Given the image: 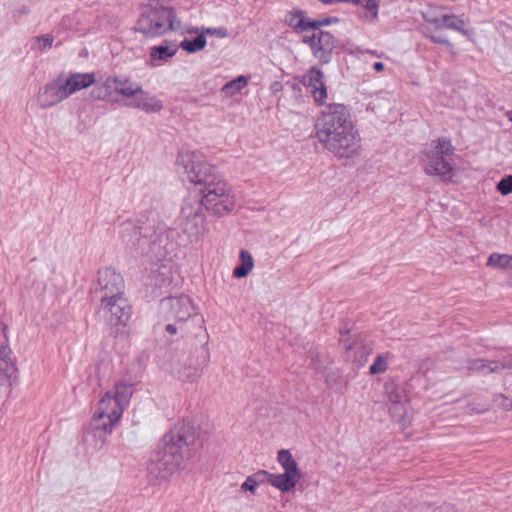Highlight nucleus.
Returning <instances> with one entry per match:
<instances>
[{
	"instance_id": "1",
	"label": "nucleus",
	"mask_w": 512,
	"mask_h": 512,
	"mask_svg": "<svg viewBox=\"0 0 512 512\" xmlns=\"http://www.w3.org/2000/svg\"><path fill=\"white\" fill-rule=\"evenodd\" d=\"M200 446L199 434L191 423L183 421L175 425L151 453L147 465L150 479L160 482L184 469Z\"/></svg>"
},
{
	"instance_id": "2",
	"label": "nucleus",
	"mask_w": 512,
	"mask_h": 512,
	"mask_svg": "<svg viewBox=\"0 0 512 512\" xmlns=\"http://www.w3.org/2000/svg\"><path fill=\"white\" fill-rule=\"evenodd\" d=\"M315 131L322 147L337 158H353L360 152V134L349 111L342 104H331L323 110L315 124Z\"/></svg>"
},
{
	"instance_id": "3",
	"label": "nucleus",
	"mask_w": 512,
	"mask_h": 512,
	"mask_svg": "<svg viewBox=\"0 0 512 512\" xmlns=\"http://www.w3.org/2000/svg\"><path fill=\"white\" fill-rule=\"evenodd\" d=\"M177 165L186 179L204 188L203 203L205 209L215 216L224 213V183L216 168L208 163L205 157L197 151H181L177 156Z\"/></svg>"
},
{
	"instance_id": "4",
	"label": "nucleus",
	"mask_w": 512,
	"mask_h": 512,
	"mask_svg": "<svg viewBox=\"0 0 512 512\" xmlns=\"http://www.w3.org/2000/svg\"><path fill=\"white\" fill-rule=\"evenodd\" d=\"M133 393L132 383L118 382L102 396L90 424L95 437L104 442L106 436L112 433L128 407Z\"/></svg>"
},
{
	"instance_id": "5",
	"label": "nucleus",
	"mask_w": 512,
	"mask_h": 512,
	"mask_svg": "<svg viewBox=\"0 0 512 512\" xmlns=\"http://www.w3.org/2000/svg\"><path fill=\"white\" fill-rule=\"evenodd\" d=\"M160 312L166 321H174L165 327L166 332L170 335L199 336L203 330L204 320L201 315L196 313L192 300L186 295L162 299Z\"/></svg>"
},
{
	"instance_id": "6",
	"label": "nucleus",
	"mask_w": 512,
	"mask_h": 512,
	"mask_svg": "<svg viewBox=\"0 0 512 512\" xmlns=\"http://www.w3.org/2000/svg\"><path fill=\"white\" fill-rule=\"evenodd\" d=\"M136 31L149 38L160 37L172 31L189 32L182 26L175 10L158 1L150 2L142 7L136 23Z\"/></svg>"
},
{
	"instance_id": "7",
	"label": "nucleus",
	"mask_w": 512,
	"mask_h": 512,
	"mask_svg": "<svg viewBox=\"0 0 512 512\" xmlns=\"http://www.w3.org/2000/svg\"><path fill=\"white\" fill-rule=\"evenodd\" d=\"M120 235L127 247L143 255L155 254L157 242L160 241L154 226L140 218L123 222Z\"/></svg>"
},
{
	"instance_id": "8",
	"label": "nucleus",
	"mask_w": 512,
	"mask_h": 512,
	"mask_svg": "<svg viewBox=\"0 0 512 512\" xmlns=\"http://www.w3.org/2000/svg\"><path fill=\"white\" fill-rule=\"evenodd\" d=\"M453 153L451 141L445 137L433 141L424 151V172L443 181H448L453 176V167L446 159Z\"/></svg>"
},
{
	"instance_id": "9",
	"label": "nucleus",
	"mask_w": 512,
	"mask_h": 512,
	"mask_svg": "<svg viewBox=\"0 0 512 512\" xmlns=\"http://www.w3.org/2000/svg\"><path fill=\"white\" fill-rule=\"evenodd\" d=\"M203 198L198 195L185 199L178 218V228L185 236L181 244L186 245L196 240L204 230Z\"/></svg>"
},
{
	"instance_id": "10",
	"label": "nucleus",
	"mask_w": 512,
	"mask_h": 512,
	"mask_svg": "<svg viewBox=\"0 0 512 512\" xmlns=\"http://www.w3.org/2000/svg\"><path fill=\"white\" fill-rule=\"evenodd\" d=\"M277 460L284 469V473L272 474L270 476V484L281 492H288L297 485L301 478V473L289 450H280Z\"/></svg>"
},
{
	"instance_id": "11",
	"label": "nucleus",
	"mask_w": 512,
	"mask_h": 512,
	"mask_svg": "<svg viewBox=\"0 0 512 512\" xmlns=\"http://www.w3.org/2000/svg\"><path fill=\"white\" fill-rule=\"evenodd\" d=\"M104 318L112 327H126L132 314V307L124 295L113 299H100Z\"/></svg>"
},
{
	"instance_id": "12",
	"label": "nucleus",
	"mask_w": 512,
	"mask_h": 512,
	"mask_svg": "<svg viewBox=\"0 0 512 512\" xmlns=\"http://www.w3.org/2000/svg\"><path fill=\"white\" fill-rule=\"evenodd\" d=\"M97 284L101 293L100 299H113L124 295V280L112 268H104L98 271Z\"/></svg>"
},
{
	"instance_id": "13",
	"label": "nucleus",
	"mask_w": 512,
	"mask_h": 512,
	"mask_svg": "<svg viewBox=\"0 0 512 512\" xmlns=\"http://www.w3.org/2000/svg\"><path fill=\"white\" fill-rule=\"evenodd\" d=\"M303 41L312 49L313 55L322 63H328L335 45L332 34L324 31H314L311 36L305 35Z\"/></svg>"
},
{
	"instance_id": "14",
	"label": "nucleus",
	"mask_w": 512,
	"mask_h": 512,
	"mask_svg": "<svg viewBox=\"0 0 512 512\" xmlns=\"http://www.w3.org/2000/svg\"><path fill=\"white\" fill-rule=\"evenodd\" d=\"M17 371L16 364L11 358L7 327L0 321V374L11 382L17 379Z\"/></svg>"
},
{
	"instance_id": "15",
	"label": "nucleus",
	"mask_w": 512,
	"mask_h": 512,
	"mask_svg": "<svg viewBox=\"0 0 512 512\" xmlns=\"http://www.w3.org/2000/svg\"><path fill=\"white\" fill-rule=\"evenodd\" d=\"M65 88L63 87L62 80L58 76L53 81L47 83L42 87L37 96V102L40 108L46 109L52 107L61 101L67 99Z\"/></svg>"
},
{
	"instance_id": "16",
	"label": "nucleus",
	"mask_w": 512,
	"mask_h": 512,
	"mask_svg": "<svg viewBox=\"0 0 512 512\" xmlns=\"http://www.w3.org/2000/svg\"><path fill=\"white\" fill-rule=\"evenodd\" d=\"M323 72L315 67L311 68L304 77V84L318 105L327 100V89L323 80Z\"/></svg>"
},
{
	"instance_id": "17",
	"label": "nucleus",
	"mask_w": 512,
	"mask_h": 512,
	"mask_svg": "<svg viewBox=\"0 0 512 512\" xmlns=\"http://www.w3.org/2000/svg\"><path fill=\"white\" fill-rule=\"evenodd\" d=\"M59 77L62 80L68 98L72 94L90 87L96 81L95 74L92 72L70 73L67 76L60 75Z\"/></svg>"
},
{
	"instance_id": "18",
	"label": "nucleus",
	"mask_w": 512,
	"mask_h": 512,
	"mask_svg": "<svg viewBox=\"0 0 512 512\" xmlns=\"http://www.w3.org/2000/svg\"><path fill=\"white\" fill-rule=\"evenodd\" d=\"M179 46L172 41H163L158 46H153L149 50L150 65L153 67L160 66L168 62L178 52Z\"/></svg>"
},
{
	"instance_id": "19",
	"label": "nucleus",
	"mask_w": 512,
	"mask_h": 512,
	"mask_svg": "<svg viewBox=\"0 0 512 512\" xmlns=\"http://www.w3.org/2000/svg\"><path fill=\"white\" fill-rule=\"evenodd\" d=\"M389 411L396 420H402L406 413L404 397L398 388L392 386L388 390Z\"/></svg>"
},
{
	"instance_id": "20",
	"label": "nucleus",
	"mask_w": 512,
	"mask_h": 512,
	"mask_svg": "<svg viewBox=\"0 0 512 512\" xmlns=\"http://www.w3.org/2000/svg\"><path fill=\"white\" fill-rule=\"evenodd\" d=\"M135 99L128 105L133 108H137L145 111L146 113L158 112L162 109V102L155 96H149L146 92L134 96Z\"/></svg>"
},
{
	"instance_id": "21",
	"label": "nucleus",
	"mask_w": 512,
	"mask_h": 512,
	"mask_svg": "<svg viewBox=\"0 0 512 512\" xmlns=\"http://www.w3.org/2000/svg\"><path fill=\"white\" fill-rule=\"evenodd\" d=\"M512 367V361L498 362V361H485L483 359H474L469 361L468 368L472 371H479L484 373L499 372L506 368Z\"/></svg>"
},
{
	"instance_id": "22",
	"label": "nucleus",
	"mask_w": 512,
	"mask_h": 512,
	"mask_svg": "<svg viewBox=\"0 0 512 512\" xmlns=\"http://www.w3.org/2000/svg\"><path fill=\"white\" fill-rule=\"evenodd\" d=\"M311 20L305 18L304 13L300 10H292L285 16V23L296 32H306L310 29Z\"/></svg>"
},
{
	"instance_id": "23",
	"label": "nucleus",
	"mask_w": 512,
	"mask_h": 512,
	"mask_svg": "<svg viewBox=\"0 0 512 512\" xmlns=\"http://www.w3.org/2000/svg\"><path fill=\"white\" fill-rule=\"evenodd\" d=\"M114 92L121 94L124 97H133L139 94H144L140 85H136L129 78L117 76Z\"/></svg>"
},
{
	"instance_id": "24",
	"label": "nucleus",
	"mask_w": 512,
	"mask_h": 512,
	"mask_svg": "<svg viewBox=\"0 0 512 512\" xmlns=\"http://www.w3.org/2000/svg\"><path fill=\"white\" fill-rule=\"evenodd\" d=\"M254 268V259L252 254L247 250H241L239 253V264L233 270V276L237 279H242Z\"/></svg>"
},
{
	"instance_id": "25",
	"label": "nucleus",
	"mask_w": 512,
	"mask_h": 512,
	"mask_svg": "<svg viewBox=\"0 0 512 512\" xmlns=\"http://www.w3.org/2000/svg\"><path fill=\"white\" fill-rule=\"evenodd\" d=\"M444 18V14H441L439 16H433V15H425V33L431 38V40L435 43L439 44H449V41L445 37L435 36V35H429L428 33H431L433 29H439L441 27H444V23L442 22Z\"/></svg>"
},
{
	"instance_id": "26",
	"label": "nucleus",
	"mask_w": 512,
	"mask_h": 512,
	"mask_svg": "<svg viewBox=\"0 0 512 512\" xmlns=\"http://www.w3.org/2000/svg\"><path fill=\"white\" fill-rule=\"evenodd\" d=\"M342 343L347 351H355V353L350 356L354 362L358 363L359 365H362L364 362H366L367 357L371 352L369 347L361 342H354L353 344L346 345L344 340H342Z\"/></svg>"
},
{
	"instance_id": "27",
	"label": "nucleus",
	"mask_w": 512,
	"mask_h": 512,
	"mask_svg": "<svg viewBox=\"0 0 512 512\" xmlns=\"http://www.w3.org/2000/svg\"><path fill=\"white\" fill-rule=\"evenodd\" d=\"M442 22L445 28L458 31L466 37H471L473 34L472 31L465 29V21L455 15L444 14Z\"/></svg>"
},
{
	"instance_id": "28",
	"label": "nucleus",
	"mask_w": 512,
	"mask_h": 512,
	"mask_svg": "<svg viewBox=\"0 0 512 512\" xmlns=\"http://www.w3.org/2000/svg\"><path fill=\"white\" fill-rule=\"evenodd\" d=\"M487 265L492 268L512 271V255L492 253L487 260Z\"/></svg>"
},
{
	"instance_id": "29",
	"label": "nucleus",
	"mask_w": 512,
	"mask_h": 512,
	"mask_svg": "<svg viewBox=\"0 0 512 512\" xmlns=\"http://www.w3.org/2000/svg\"><path fill=\"white\" fill-rule=\"evenodd\" d=\"M206 45V39L204 35H198L194 39H187L185 38L183 41H181L179 47H181L184 51H187L189 53H194L197 51L202 50Z\"/></svg>"
},
{
	"instance_id": "30",
	"label": "nucleus",
	"mask_w": 512,
	"mask_h": 512,
	"mask_svg": "<svg viewBox=\"0 0 512 512\" xmlns=\"http://www.w3.org/2000/svg\"><path fill=\"white\" fill-rule=\"evenodd\" d=\"M388 362V354L378 355L369 368L370 374L377 375L384 373L388 368Z\"/></svg>"
},
{
	"instance_id": "31",
	"label": "nucleus",
	"mask_w": 512,
	"mask_h": 512,
	"mask_svg": "<svg viewBox=\"0 0 512 512\" xmlns=\"http://www.w3.org/2000/svg\"><path fill=\"white\" fill-rule=\"evenodd\" d=\"M53 41H54V38L50 34L37 36L34 39L32 49L39 50V51H45L52 47Z\"/></svg>"
},
{
	"instance_id": "32",
	"label": "nucleus",
	"mask_w": 512,
	"mask_h": 512,
	"mask_svg": "<svg viewBox=\"0 0 512 512\" xmlns=\"http://www.w3.org/2000/svg\"><path fill=\"white\" fill-rule=\"evenodd\" d=\"M178 373V376L181 380L183 381H194L196 378L199 377L200 375V372H199V369L195 366H185L184 368L182 369H179L177 371Z\"/></svg>"
},
{
	"instance_id": "33",
	"label": "nucleus",
	"mask_w": 512,
	"mask_h": 512,
	"mask_svg": "<svg viewBox=\"0 0 512 512\" xmlns=\"http://www.w3.org/2000/svg\"><path fill=\"white\" fill-rule=\"evenodd\" d=\"M248 84V79L245 76H238L234 80L226 83V92L229 91L231 94L237 93L245 88Z\"/></svg>"
},
{
	"instance_id": "34",
	"label": "nucleus",
	"mask_w": 512,
	"mask_h": 512,
	"mask_svg": "<svg viewBox=\"0 0 512 512\" xmlns=\"http://www.w3.org/2000/svg\"><path fill=\"white\" fill-rule=\"evenodd\" d=\"M468 407L471 412L476 414H484L490 410L491 404L488 401H482L480 399H473Z\"/></svg>"
},
{
	"instance_id": "35",
	"label": "nucleus",
	"mask_w": 512,
	"mask_h": 512,
	"mask_svg": "<svg viewBox=\"0 0 512 512\" xmlns=\"http://www.w3.org/2000/svg\"><path fill=\"white\" fill-rule=\"evenodd\" d=\"M493 403L504 411L512 410V398L504 394H495L493 397Z\"/></svg>"
},
{
	"instance_id": "36",
	"label": "nucleus",
	"mask_w": 512,
	"mask_h": 512,
	"mask_svg": "<svg viewBox=\"0 0 512 512\" xmlns=\"http://www.w3.org/2000/svg\"><path fill=\"white\" fill-rule=\"evenodd\" d=\"M496 189L503 196H507L512 193V175L503 177L497 183Z\"/></svg>"
},
{
	"instance_id": "37",
	"label": "nucleus",
	"mask_w": 512,
	"mask_h": 512,
	"mask_svg": "<svg viewBox=\"0 0 512 512\" xmlns=\"http://www.w3.org/2000/svg\"><path fill=\"white\" fill-rule=\"evenodd\" d=\"M361 6H363L366 9V11H367L366 17L369 20L373 21V20L377 19L379 6H378V3L376 2V0H365L364 4H362Z\"/></svg>"
},
{
	"instance_id": "38",
	"label": "nucleus",
	"mask_w": 512,
	"mask_h": 512,
	"mask_svg": "<svg viewBox=\"0 0 512 512\" xmlns=\"http://www.w3.org/2000/svg\"><path fill=\"white\" fill-rule=\"evenodd\" d=\"M91 97L93 99H96V100H103V101H109L112 99V97L110 96V93L108 92L107 89H104L102 87V85H98L96 86L92 91H91Z\"/></svg>"
},
{
	"instance_id": "39",
	"label": "nucleus",
	"mask_w": 512,
	"mask_h": 512,
	"mask_svg": "<svg viewBox=\"0 0 512 512\" xmlns=\"http://www.w3.org/2000/svg\"><path fill=\"white\" fill-rule=\"evenodd\" d=\"M117 76H105L100 78V85L104 89H107L110 93V96L112 97V94L114 92L113 86L116 84Z\"/></svg>"
},
{
	"instance_id": "40",
	"label": "nucleus",
	"mask_w": 512,
	"mask_h": 512,
	"mask_svg": "<svg viewBox=\"0 0 512 512\" xmlns=\"http://www.w3.org/2000/svg\"><path fill=\"white\" fill-rule=\"evenodd\" d=\"M338 22V19L337 18H331V17H327V18H322V19H319V20H313L310 22L311 24V27L310 29H318L322 26H327V25H330V24H333V23H337Z\"/></svg>"
},
{
	"instance_id": "41",
	"label": "nucleus",
	"mask_w": 512,
	"mask_h": 512,
	"mask_svg": "<svg viewBox=\"0 0 512 512\" xmlns=\"http://www.w3.org/2000/svg\"><path fill=\"white\" fill-rule=\"evenodd\" d=\"M251 476L254 478L258 485H261L266 482L270 483V476H272V473H269L265 470H259Z\"/></svg>"
},
{
	"instance_id": "42",
	"label": "nucleus",
	"mask_w": 512,
	"mask_h": 512,
	"mask_svg": "<svg viewBox=\"0 0 512 512\" xmlns=\"http://www.w3.org/2000/svg\"><path fill=\"white\" fill-rule=\"evenodd\" d=\"M258 486L259 485L257 484V482L250 475V476L247 477L245 482L242 484L241 489L243 491H250V492L254 493L256 491V489L258 488Z\"/></svg>"
},
{
	"instance_id": "43",
	"label": "nucleus",
	"mask_w": 512,
	"mask_h": 512,
	"mask_svg": "<svg viewBox=\"0 0 512 512\" xmlns=\"http://www.w3.org/2000/svg\"><path fill=\"white\" fill-rule=\"evenodd\" d=\"M272 94H277L283 90V85L280 81H274L269 87Z\"/></svg>"
},
{
	"instance_id": "44",
	"label": "nucleus",
	"mask_w": 512,
	"mask_h": 512,
	"mask_svg": "<svg viewBox=\"0 0 512 512\" xmlns=\"http://www.w3.org/2000/svg\"><path fill=\"white\" fill-rule=\"evenodd\" d=\"M373 68L376 72H381L384 69V64L382 62H375Z\"/></svg>"
},
{
	"instance_id": "45",
	"label": "nucleus",
	"mask_w": 512,
	"mask_h": 512,
	"mask_svg": "<svg viewBox=\"0 0 512 512\" xmlns=\"http://www.w3.org/2000/svg\"><path fill=\"white\" fill-rule=\"evenodd\" d=\"M319 1L326 5H334V4L343 2V0H319Z\"/></svg>"
},
{
	"instance_id": "46",
	"label": "nucleus",
	"mask_w": 512,
	"mask_h": 512,
	"mask_svg": "<svg viewBox=\"0 0 512 512\" xmlns=\"http://www.w3.org/2000/svg\"><path fill=\"white\" fill-rule=\"evenodd\" d=\"M364 1L365 0H343V2H349L357 6H361L362 4H364Z\"/></svg>"
},
{
	"instance_id": "47",
	"label": "nucleus",
	"mask_w": 512,
	"mask_h": 512,
	"mask_svg": "<svg viewBox=\"0 0 512 512\" xmlns=\"http://www.w3.org/2000/svg\"><path fill=\"white\" fill-rule=\"evenodd\" d=\"M28 12H29V10H28V8H27V7H25V6H23L21 9H19V10H18V13H19L20 15H26V14H28Z\"/></svg>"
},
{
	"instance_id": "48",
	"label": "nucleus",
	"mask_w": 512,
	"mask_h": 512,
	"mask_svg": "<svg viewBox=\"0 0 512 512\" xmlns=\"http://www.w3.org/2000/svg\"><path fill=\"white\" fill-rule=\"evenodd\" d=\"M506 116H507L508 120H509L510 122H512V110L508 111V112L506 113Z\"/></svg>"
},
{
	"instance_id": "49",
	"label": "nucleus",
	"mask_w": 512,
	"mask_h": 512,
	"mask_svg": "<svg viewBox=\"0 0 512 512\" xmlns=\"http://www.w3.org/2000/svg\"><path fill=\"white\" fill-rule=\"evenodd\" d=\"M162 268L165 270L164 272H162V275H167L170 273L166 266H162Z\"/></svg>"
},
{
	"instance_id": "50",
	"label": "nucleus",
	"mask_w": 512,
	"mask_h": 512,
	"mask_svg": "<svg viewBox=\"0 0 512 512\" xmlns=\"http://www.w3.org/2000/svg\"><path fill=\"white\" fill-rule=\"evenodd\" d=\"M369 53H371V55H376L375 51H369Z\"/></svg>"
}]
</instances>
